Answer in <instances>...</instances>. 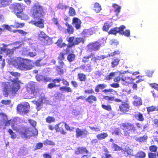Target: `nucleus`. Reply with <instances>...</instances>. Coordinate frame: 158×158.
Instances as JSON below:
<instances>
[{
  "instance_id": "1",
  "label": "nucleus",
  "mask_w": 158,
  "mask_h": 158,
  "mask_svg": "<svg viewBox=\"0 0 158 158\" xmlns=\"http://www.w3.org/2000/svg\"><path fill=\"white\" fill-rule=\"evenodd\" d=\"M3 95L6 96H7L9 94L11 97L15 95L20 88L19 83L17 81L13 82L11 84L8 82L3 83Z\"/></svg>"
},
{
  "instance_id": "2",
  "label": "nucleus",
  "mask_w": 158,
  "mask_h": 158,
  "mask_svg": "<svg viewBox=\"0 0 158 158\" xmlns=\"http://www.w3.org/2000/svg\"><path fill=\"white\" fill-rule=\"evenodd\" d=\"M12 64L16 68L23 70H30L34 66L21 58H15L13 59Z\"/></svg>"
},
{
  "instance_id": "3",
  "label": "nucleus",
  "mask_w": 158,
  "mask_h": 158,
  "mask_svg": "<svg viewBox=\"0 0 158 158\" xmlns=\"http://www.w3.org/2000/svg\"><path fill=\"white\" fill-rule=\"evenodd\" d=\"M17 129V131L25 138H28L30 136H35L38 133L37 129Z\"/></svg>"
},
{
  "instance_id": "4",
  "label": "nucleus",
  "mask_w": 158,
  "mask_h": 158,
  "mask_svg": "<svg viewBox=\"0 0 158 158\" xmlns=\"http://www.w3.org/2000/svg\"><path fill=\"white\" fill-rule=\"evenodd\" d=\"M31 12L32 16L35 19H39L44 15L42 6L38 4H35L32 7Z\"/></svg>"
},
{
  "instance_id": "5",
  "label": "nucleus",
  "mask_w": 158,
  "mask_h": 158,
  "mask_svg": "<svg viewBox=\"0 0 158 158\" xmlns=\"http://www.w3.org/2000/svg\"><path fill=\"white\" fill-rule=\"evenodd\" d=\"M16 120L15 119L8 120L6 115L0 113V126H8L11 125V127L13 128L16 124Z\"/></svg>"
},
{
  "instance_id": "6",
  "label": "nucleus",
  "mask_w": 158,
  "mask_h": 158,
  "mask_svg": "<svg viewBox=\"0 0 158 158\" xmlns=\"http://www.w3.org/2000/svg\"><path fill=\"white\" fill-rule=\"evenodd\" d=\"M27 90L30 94L33 96L36 95L39 91V89L36 86V84L34 82H30L27 85Z\"/></svg>"
},
{
  "instance_id": "7",
  "label": "nucleus",
  "mask_w": 158,
  "mask_h": 158,
  "mask_svg": "<svg viewBox=\"0 0 158 158\" xmlns=\"http://www.w3.org/2000/svg\"><path fill=\"white\" fill-rule=\"evenodd\" d=\"M30 106L27 102H25L23 104H20L17 107V110L21 114H26L29 112Z\"/></svg>"
},
{
  "instance_id": "8",
  "label": "nucleus",
  "mask_w": 158,
  "mask_h": 158,
  "mask_svg": "<svg viewBox=\"0 0 158 158\" xmlns=\"http://www.w3.org/2000/svg\"><path fill=\"white\" fill-rule=\"evenodd\" d=\"M23 4L15 3L10 6V9L14 13H21L23 11Z\"/></svg>"
},
{
  "instance_id": "9",
  "label": "nucleus",
  "mask_w": 158,
  "mask_h": 158,
  "mask_svg": "<svg viewBox=\"0 0 158 158\" xmlns=\"http://www.w3.org/2000/svg\"><path fill=\"white\" fill-rule=\"evenodd\" d=\"M36 106V109L38 111L42 107V105L43 103H48V100L46 97L42 96L37 101L32 102Z\"/></svg>"
},
{
  "instance_id": "10",
  "label": "nucleus",
  "mask_w": 158,
  "mask_h": 158,
  "mask_svg": "<svg viewBox=\"0 0 158 158\" xmlns=\"http://www.w3.org/2000/svg\"><path fill=\"white\" fill-rule=\"evenodd\" d=\"M44 20L42 19H40L37 21L31 20L29 22V23L34 25L35 26L40 28H43L44 27Z\"/></svg>"
},
{
  "instance_id": "11",
  "label": "nucleus",
  "mask_w": 158,
  "mask_h": 158,
  "mask_svg": "<svg viewBox=\"0 0 158 158\" xmlns=\"http://www.w3.org/2000/svg\"><path fill=\"white\" fill-rule=\"evenodd\" d=\"M101 46V44L98 42H95L92 44H89L87 47L89 49H90V51L92 50L96 51L98 50Z\"/></svg>"
},
{
  "instance_id": "12",
  "label": "nucleus",
  "mask_w": 158,
  "mask_h": 158,
  "mask_svg": "<svg viewBox=\"0 0 158 158\" xmlns=\"http://www.w3.org/2000/svg\"><path fill=\"white\" fill-rule=\"evenodd\" d=\"M125 28V27L124 25H122L119 28L116 27L113 29H111L110 30L109 34H113L114 35H116L117 33H122V30H123Z\"/></svg>"
},
{
  "instance_id": "13",
  "label": "nucleus",
  "mask_w": 158,
  "mask_h": 158,
  "mask_svg": "<svg viewBox=\"0 0 158 158\" xmlns=\"http://www.w3.org/2000/svg\"><path fill=\"white\" fill-rule=\"evenodd\" d=\"M19 48V46H17L14 47L12 49L3 48L2 49V50L4 52L7 56H10L11 55L13 54V52L16 49Z\"/></svg>"
},
{
  "instance_id": "14",
  "label": "nucleus",
  "mask_w": 158,
  "mask_h": 158,
  "mask_svg": "<svg viewBox=\"0 0 158 158\" xmlns=\"http://www.w3.org/2000/svg\"><path fill=\"white\" fill-rule=\"evenodd\" d=\"M122 152H124V153L125 156H126L128 155H134L135 157H138V156L137 155L134 154L133 153H132V150L130 149L129 147H127L125 148H123L122 149Z\"/></svg>"
},
{
  "instance_id": "15",
  "label": "nucleus",
  "mask_w": 158,
  "mask_h": 158,
  "mask_svg": "<svg viewBox=\"0 0 158 158\" xmlns=\"http://www.w3.org/2000/svg\"><path fill=\"white\" fill-rule=\"evenodd\" d=\"M3 26L9 31H12L11 27L8 25H4ZM12 31L14 32H18L19 33L24 35H25L27 34V33L26 32H25L22 30H15Z\"/></svg>"
},
{
  "instance_id": "16",
  "label": "nucleus",
  "mask_w": 158,
  "mask_h": 158,
  "mask_svg": "<svg viewBox=\"0 0 158 158\" xmlns=\"http://www.w3.org/2000/svg\"><path fill=\"white\" fill-rule=\"evenodd\" d=\"M88 152V151L86 148L83 147L78 148L75 152V153L77 154H87Z\"/></svg>"
},
{
  "instance_id": "17",
  "label": "nucleus",
  "mask_w": 158,
  "mask_h": 158,
  "mask_svg": "<svg viewBox=\"0 0 158 158\" xmlns=\"http://www.w3.org/2000/svg\"><path fill=\"white\" fill-rule=\"evenodd\" d=\"M39 38L40 40L44 41H48L49 40V38L47 36L45 33L43 31H41L39 35Z\"/></svg>"
},
{
  "instance_id": "18",
  "label": "nucleus",
  "mask_w": 158,
  "mask_h": 158,
  "mask_svg": "<svg viewBox=\"0 0 158 158\" xmlns=\"http://www.w3.org/2000/svg\"><path fill=\"white\" fill-rule=\"evenodd\" d=\"M81 21L77 18H74L73 19V25L76 29H78L81 27Z\"/></svg>"
},
{
  "instance_id": "19",
  "label": "nucleus",
  "mask_w": 158,
  "mask_h": 158,
  "mask_svg": "<svg viewBox=\"0 0 158 158\" xmlns=\"http://www.w3.org/2000/svg\"><path fill=\"white\" fill-rule=\"evenodd\" d=\"M94 33H95V29L93 28L89 29H84L83 31V34L85 36L91 35Z\"/></svg>"
},
{
  "instance_id": "20",
  "label": "nucleus",
  "mask_w": 158,
  "mask_h": 158,
  "mask_svg": "<svg viewBox=\"0 0 158 158\" xmlns=\"http://www.w3.org/2000/svg\"><path fill=\"white\" fill-rule=\"evenodd\" d=\"M36 79L37 81H50L51 78L49 77L43 76L41 75H37L36 76Z\"/></svg>"
},
{
  "instance_id": "21",
  "label": "nucleus",
  "mask_w": 158,
  "mask_h": 158,
  "mask_svg": "<svg viewBox=\"0 0 158 158\" xmlns=\"http://www.w3.org/2000/svg\"><path fill=\"white\" fill-rule=\"evenodd\" d=\"M119 109L121 111L126 113L129 110V105L127 104H122L119 106Z\"/></svg>"
},
{
  "instance_id": "22",
  "label": "nucleus",
  "mask_w": 158,
  "mask_h": 158,
  "mask_svg": "<svg viewBox=\"0 0 158 158\" xmlns=\"http://www.w3.org/2000/svg\"><path fill=\"white\" fill-rule=\"evenodd\" d=\"M70 128L69 126L65 123L61 122L55 126V128Z\"/></svg>"
},
{
  "instance_id": "23",
  "label": "nucleus",
  "mask_w": 158,
  "mask_h": 158,
  "mask_svg": "<svg viewBox=\"0 0 158 158\" xmlns=\"http://www.w3.org/2000/svg\"><path fill=\"white\" fill-rule=\"evenodd\" d=\"M85 100L90 103H93L94 101H96L97 100V98L95 96L91 95L88 96L87 98H86Z\"/></svg>"
},
{
  "instance_id": "24",
  "label": "nucleus",
  "mask_w": 158,
  "mask_h": 158,
  "mask_svg": "<svg viewBox=\"0 0 158 158\" xmlns=\"http://www.w3.org/2000/svg\"><path fill=\"white\" fill-rule=\"evenodd\" d=\"M76 135L77 136L81 135L83 134H87V131H86L85 129H77L76 130Z\"/></svg>"
},
{
  "instance_id": "25",
  "label": "nucleus",
  "mask_w": 158,
  "mask_h": 158,
  "mask_svg": "<svg viewBox=\"0 0 158 158\" xmlns=\"http://www.w3.org/2000/svg\"><path fill=\"white\" fill-rule=\"evenodd\" d=\"M112 6L115 9V11L117 16L118 15V13L120 12L121 9V6L116 4H113Z\"/></svg>"
},
{
  "instance_id": "26",
  "label": "nucleus",
  "mask_w": 158,
  "mask_h": 158,
  "mask_svg": "<svg viewBox=\"0 0 158 158\" xmlns=\"http://www.w3.org/2000/svg\"><path fill=\"white\" fill-rule=\"evenodd\" d=\"M106 87V85L104 84H99L95 87V90L97 92H98L99 91V89H102L105 88Z\"/></svg>"
},
{
  "instance_id": "27",
  "label": "nucleus",
  "mask_w": 158,
  "mask_h": 158,
  "mask_svg": "<svg viewBox=\"0 0 158 158\" xmlns=\"http://www.w3.org/2000/svg\"><path fill=\"white\" fill-rule=\"evenodd\" d=\"M83 41V38H77L74 41V43H72L71 46H74L75 45H77Z\"/></svg>"
},
{
  "instance_id": "28",
  "label": "nucleus",
  "mask_w": 158,
  "mask_h": 158,
  "mask_svg": "<svg viewBox=\"0 0 158 158\" xmlns=\"http://www.w3.org/2000/svg\"><path fill=\"white\" fill-rule=\"evenodd\" d=\"M108 135L106 133H101L97 135V138L99 140H101L106 138Z\"/></svg>"
},
{
  "instance_id": "29",
  "label": "nucleus",
  "mask_w": 158,
  "mask_h": 158,
  "mask_svg": "<svg viewBox=\"0 0 158 158\" xmlns=\"http://www.w3.org/2000/svg\"><path fill=\"white\" fill-rule=\"evenodd\" d=\"M66 40L69 43L68 44V47H71L73 46H71V45H72V43H74V41L75 40L74 37H67L66 38Z\"/></svg>"
},
{
  "instance_id": "30",
  "label": "nucleus",
  "mask_w": 158,
  "mask_h": 158,
  "mask_svg": "<svg viewBox=\"0 0 158 158\" xmlns=\"http://www.w3.org/2000/svg\"><path fill=\"white\" fill-rule=\"evenodd\" d=\"M101 9V8L99 4L98 3H96L94 7V10L96 12L98 13L100 12Z\"/></svg>"
},
{
  "instance_id": "31",
  "label": "nucleus",
  "mask_w": 158,
  "mask_h": 158,
  "mask_svg": "<svg viewBox=\"0 0 158 158\" xmlns=\"http://www.w3.org/2000/svg\"><path fill=\"white\" fill-rule=\"evenodd\" d=\"M60 90L61 91H64L67 92H72V90L69 87L66 86H62L60 88Z\"/></svg>"
},
{
  "instance_id": "32",
  "label": "nucleus",
  "mask_w": 158,
  "mask_h": 158,
  "mask_svg": "<svg viewBox=\"0 0 158 158\" xmlns=\"http://www.w3.org/2000/svg\"><path fill=\"white\" fill-rule=\"evenodd\" d=\"M111 23H110L106 22L104 24V25L103 27V30L106 31H107L109 28L111 27Z\"/></svg>"
},
{
  "instance_id": "33",
  "label": "nucleus",
  "mask_w": 158,
  "mask_h": 158,
  "mask_svg": "<svg viewBox=\"0 0 158 158\" xmlns=\"http://www.w3.org/2000/svg\"><path fill=\"white\" fill-rule=\"evenodd\" d=\"M93 56V54L91 53L88 56H84L82 59L83 61L85 63L88 62L89 61V59L91 58L92 56Z\"/></svg>"
},
{
  "instance_id": "34",
  "label": "nucleus",
  "mask_w": 158,
  "mask_h": 158,
  "mask_svg": "<svg viewBox=\"0 0 158 158\" xmlns=\"http://www.w3.org/2000/svg\"><path fill=\"white\" fill-rule=\"evenodd\" d=\"M123 127L126 128H133L134 126L131 123H126L122 125Z\"/></svg>"
},
{
  "instance_id": "35",
  "label": "nucleus",
  "mask_w": 158,
  "mask_h": 158,
  "mask_svg": "<svg viewBox=\"0 0 158 158\" xmlns=\"http://www.w3.org/2000/svg\"><path fill=\"white\" fill-rule=\"evenodd\" d=\"M9 4L6 0H0V7H5Z\"/></svg>"
},
{
  "instance_id": "36",
  "label": "nucleus",
  "mask_w": 158,
  "mask_h": 158,
  "mask_svg": "<svg viewBox=\"0 0 158 158\" xmlns=\"http://www.w3.org/2000/svg\"><path fill=\"white\" fill-rule=\"evenodd\" d=\"M147 111L148 112H152L154 111H158V109L155 106H152L147 108Z\"/></svg>"
},
{
  "instance_id": "37",
  "label": "nucleus",
  "mask_w": 158,
  "mask_h": 158,
  "mask_svg": "<svg viewBox=\"0 0 158 158\" xmlns=\"http://www.w3.org/2000/svg\"><path fill=\"white\" fill-rule=\"evenodd\" d=\"M74 31V29L72 26H69V27H67L65 32L68 33L69 34L73 33Z\"/></svg>"
},
{
  "instance_id": "38",
  "label": "nucleus",
  "mask_w": 158,
  "mask_h": 158,
  "mask_svg": "<svg viewBox=\"0 0 158 158\" xmlns=\"http://www.w3.org/2000/svg\"><path fill=\"white\" fill-rule=\"evenodd\" d=\"M75 55L72 54H69L67 56V59L70 62L73 61L75 59Z\"/></svg>"
},
{
  "instance_id": "39",
  "label": "nucleus",
  "mask_w": 158,
  "mask_h": 158,
  "mask_svg": "<svg viewBox=\"0 0 158 158\" xmlns=\"http://www.w3.org/2000/svg\"><path fill=\"white\" fill-rule=\"evenodd\" d=\"M55 120V119L54 117L51 116H48L46 119V122L49 123L54 122Z\"/></svg>"
},
{
  "instance_id": "40",
  "label": "nucleus",
  "mask_w": 158,
  "mask_h": 158,
  "mask_svg": "<svg viewBox=\"0 0 158 158\" xmlns=\"http://www.w3.org/2000/svg\"><path fill=\"white\" fill-rule=\"evenodd\" d=\"M43 143L44 145H55V143L54 142L47 139L44 141Z\"/></svg>"
},
{
  "instance_id": "41",
  "label": "nucleus",
  "mask_w": 158,
  "mask_h": 158,
  "mask_svg": "<svg viewBox=\"0 0 158 158\" xmlns=\"http://www.w3.org/2000/svg\"><path fill=\"white\" fill-rule=\"evenodd\" d=\"M79 78L81 81H84L86 79L85 75L83 73H79L78 74Z\"/></svg>"
},
{
  "instance_id": "42",
  "label": "nucleus",
  "mask_w": 158,
  "mask_h": 158,
  "mask_svg": "<svg viewBox=\"0 0 158 158\" xmlns=\"http://www.w3.org/2000/svg\"><path fill=\"white\" fill-rule=\"evenodd\" d=\"M119 61L120 60L119 59H114L111 63L112 67H114L116 66L118 64Z\"/></svg>"
},
{
  "instance_id": "43",
  "label": "nucleus",
  "mask_w": 158,
  "mask_h": 158,
  "mask_svg": "<svg viewBox=\"0 0 158 158\" xmlns=\"http://www.w3.org/2000/svg\"><path fill=\"white\" fill-rule=\"evenodd\" d=\"M69 15L70 16H73L75 15V10L72 7H70L69 10Z\"/></svg>"
},
{
  "instance_id": "44",
  "label": "nucleus",
  "mask_w": 158,
  "mask_h": 158,
  "mask_svg": "<svg viewBox=\"0 0 158 158\" xmlns=\"http://www.w3.org/2000/svg\"><path fill=\"white\" fill-rule=\"evenodd\" d=\"M134 101L133 104L134 106H137L138 105V99L137 96H134L133 98Z\"/></svg>"
},
{
  "instance_id": "45",
  "label": "nucleus",
  "mask_w": 158,
  "mask_h": 158,
  "mask_svg": "<svg viewBox=\"0 0 158 158\" xmlns=\"http://www.w3.org/2000/svg\"><path fill=\"white\" fill-rule=\"evenodd\" d=\"M52 21L56 25L59 30H61L62 27L60 25L59 23L58 22L57 19L56 18H53Z\"/></svg>"
},
{
  "instance_id": "46",
  "label": "nucleus",
  "mask_w": 158,
  "mask_h": 158,
  "mask_svg": "<svg viewBox=\"0 0 158 158\" xmlns=\"http://www.w3.org/2000/svg\"><path fill=\"white\" fill-rule=\"evenodd\" d=\"M150 151L151 152H156L157 150V147L154 145H151L149 147Z\"/></svg>"
},
{
  "instance_id": "47",
  "label": "nucleus",
  "mask_w": 158,
  "mask_h": 158,
  "mask_svg": "<svg viewBox=\"0 0 158 158\" xmlns=\"http://www.w3.org/2000/svg\"><path fill=\"white\" fill-rule=\"evenodd\" d=\"M24 26V24L23 23H15L14 26L11 25V27H13L17 28L19 27H21Z\"/></svg>"
},
{
  "instance_id": "48",
  "label": "nucleus",
  "mask_w": 158,
  "mask_h": 158,
  "mask_svg": "<svg viewBox=\"0 0 158 158\" xmlns=\"http://www.w3.org/2000/svg\"><path fill=\"white\" fill-rule=\"evenodd\" d=\"M8 132H9L10 135H11V138L12 139H14L16 137V135L11 129H9Z\"/></svg>"
},
{
  "instance_id": "49",
  "label": "nucleus",
  "mask_w": 158,
  "mask_h": 158,
  "mask_svg": "<svg viewBox=\"0 0 158 158\" xmlns=\"http://www.w3.org/2000/svg\"><path fill=\"white\" fill-rule=\"evenodd\" d=\"M60 66H57L56 70L59 74L61 75L64 73V70Z\"/></svg>"
},
{
  "instance_id": "50",
  "label": "nucleus",
  "mask_w": 158,
  "mask_h": 158,
  "mask_svg": "<svg viewBox=\"0 0 158 158\" xmlns=\"http://www.w3.org/2000/svg\"><path fill=\"white\" fill-rule=\"evenodd\" d=\"M116 73L115 72H112L110 73L108 75H107L106 77L107 80L111 79L115 75Z\"/></svg>"
},
{
  "instance_id": "51",
  "label": "nucleus",
  "mask_w": 158,
  "mask_h": 158,
  "mask_svg": "<svg viewBox=\"0 0 158 158\" xmlns=\"http://www.w3.org/2000/svg\"><path fill=\"white\" fill-rule=\"evenodd\" d=\"M102 106L103 109L108 111H110L111 109V107L109 105H102Z\"/></svg>"
},
{
  "instance_id": "52",
  "label": "nucleus",
  "mask_w": 158,
  "mask_h": 158,
  "mask_svg": "<svg viewBox=\"0 0 158 158\" xmlns=\"http://www.w3.org/2000/svg\"><path fill=\"white\" fill-rule=\"evenodd\" d=\"M110 43L112 46H116L118 44V42L115 39L111 40L110 42Z\"/></svg>"
},
{
  "instance_id": "53",
  "label": "nucleus",
  "mask_w": 158,
  "mask_h": 158,
  "mask_svg": "<svg viewBox=\"0 0 158 158\" xmlns=\"http://www.w3.org/2000/svg\"><path fill=\"white\" fill-rule=\"evenodd\" d=\"M123 31V30H122V33H120L121 34H123L127 36H129L130 35V33L129 30H127L125 31Z\"/></svg>"
},
{
  "instance_id": "54",
  "label": "nucleus",
  "mask_w": 158,
  "mask_h": 158,
  "mask_svg": "<svg viewBox=\"0 0 158 158\" xmlns=\"http://www.w3.org/2000/svg\"><path fill=\"white\" fill-rule=\"evenodd\" d=\"M28 121L29 123H30L31 125L33 127H35L36 125V123L35 121L33 120L30 119L28 120Z\"/></svg>"
},
{
  "instance_id": "55",
  "label": "nucleus",
  "mask_w": 158,
  "mask_h": 158,
  "mask_svg": "<svg viewBox=\"0 0 158 158\" xmlns=\"http://www.w3.org/2000/svg\"><path fill=\"white\" fill-rule=\"evenodd\" d=\"M11 101L10 100H2L1 101V103L4 105H9Z\"/></svg>"
},
{
  "instance_id": "56",
  "label": "nucleus",
  "mask_w": 158,
  "mask_h": 158,
  "mask_svg": "<svg viewBox=\"0 0 158 158\" xmlns=\"http://www.w3.org/2000/svg\"><path fill=\"white\" fill-rule=\"evenodd\" d=\"M34 50H35V52H31L30 50L29 54L28 55V56L31 57H33L34 56H36L37 55V53L35 52L36 49L35 48L34 49Z\"/></svg>"
},
{
  "instance_id": "57",
  "label": "nucleus",
  "mask_w": 158,
  "mask_h": 158,
  "mask_svg": "<svg viewBox=\"0 0 158 158\" xmlns=\"http://www.w3.org/2000/svg\"><path fill=\"white\" fill-rule=\"evenodd\" d=\"M30 50H27L26 48H24L23 49L22 54L23 55L25 56H28Z\"/></svg>"
},
{
  "instance_id": "58",
  "label": "nucleus",
  "mask_w": 158,
  "mask_h": 158,
  "mask_svg": "<svg viewBox=\"0 0 158 158\" xmlns=\"http://www.w3.org/2000/svg\"><path fill=\"white\" fill-rule=\"evenodd\" d=\"M146 156V153L140 151L139 152V158H145Z\"/></svg>"
},
{
  "instance_id": "59",
  "label": "nucleus",
  "mask_w": 158,
  "mask_h": 158,
  "mask_svg": "<svg viewBox=\"0 0 158 158\" xmlns=\"http://www.w3.org/2000/svg\"><path fill=\"white\" fill-rule=\"evenodd\" d=\"M149 158H156V154L152 152H149L148 154Z\"/></svg>"
},
{
  "instance_id": "60",
  "label": "nucleus",
  "mask_w": 158,
  "mask_h": 158,
  "mask_svg": "<svg viewBox=\"0 0 158 158\" xmlns=\"http://www.w3.org/2000/svg\"><path fill=\"white\" fill-rule=\"evenodd\" d=\"M60 85H57L54 83H51L49 84L48 85V87L50 89H51L53 87H56Z\"/></svg>"
},
{
  "instance_id": "61",
  "label": "nucleus",
  "mask_w": 158,
  "mask_h": 158,
  "mask_svg": "<svg viewBox=\"0 0 158 158\" xmlns=\"http://www.w3.org/2000/svg\"><path fill=\"white\" fill-rule=\"evenodd\" d=\"M148 139V137L146 135H144L139 138V141L140 142H143Z\"/></svg>"
},
{
  "instance_id": "62",
  "label": "nucleus",
  "mask_w": 158,
  "mask_h": 158,
  "mask_svg": "<svg viewBox=\"0 0 158 158\" xmlns=\"http://www.w3.org/2000/svg\"><path fill=\"white\" fill-rule=\"evenodd\" d=\"M113 148L114 150L115 151H119L122 150V148H121L120 147L118 146L116 144H114L113 147Z\"/></svg>"
},
{
  "instance_id": "63",
  "label": "nucleus",
  "mask_w": 158,
  "mask_h": 158,
  "mask_svg": "<svg viewBox=\"0 0 158 158\" xmlns=\"http://www.w3.org/2000/svg\"><path fill=\"white\" fill-rule=\"evenodd\" d=\"M8 73L13 76H15L16 77H17L20 76V74L16 72H9Z\"/></svg>"
},
{
  "instance_id": "64",
  "label": "nucleus",
  "mask_w": 158,
  "mask_h": 158,
  "mask_svg": "<svg viewBox=\"0 0 158 158\" xmlns=\"http://www.w3.org/2000/svg\"><path fill=\"white\" fill-rule=\"evenodd\" d=\"M120 53V52L119 51L117 50L114 51V52L111 53L110 54H109V56H113L116 55Z\"/></svg>"
}]
</instances>
